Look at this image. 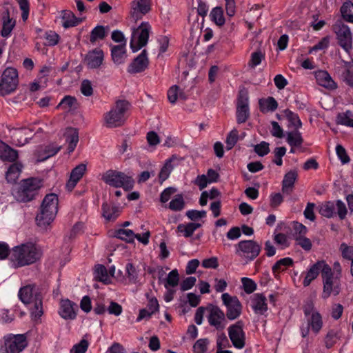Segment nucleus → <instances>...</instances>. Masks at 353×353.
<instances>
[{"label":"nucleus","instance_id":"nucleus-37","mask_svg":"<svg viewBox=\"0 0 353 353\" xmlns=\"http://www.w3.org/2000/svg\"><path fill=\"white\" fill-rule=\"evenodd\" d=\"M287 142L292 147H299L303 143L301 133L298 130H294L287 133Z\"/></svg>","mask_w":353,"mask_h":353},{"label":"nucleus","instance_id":"nucleus-21","mask_svg":"<svg viewBox=\"0 0 353 353\" xmlns=\"http://www.w3.org/2000/svg\"><path fill=\"white\" fill-rule=\"evenodd\" d=\"M298 178V173L296 170L288 172L283 177L282 181V193L285 195H290L294 189V184Z\"/></svg>","mask_w":353,"mask_h":353},{"label":"nucleus","instance_id":"nucleus-34","mask_svg":"<svg viewBox=\"0 0 353 353\" xmlns=\"http://www.w3.org/2000/svg\"><path fill=\"white\" fill-rule=\"evenodd\" d=\"M109 27H104L103 26H97L92 29L90 32V41L91 43H94L97 40H103L108 35V30Z\"/></svg>","mask_w":353,"mask_h":353},{"label":"nucleus","instance_id":"nucleus-32","mask_svg":"<svg viewBox=\"0 0 353 353\" xmlns=\"http://www.w3.org/2000/svg\"><path fill=\"white\" fill-rule=\"evenodd\" d=\"M102 211L103 217L108 221H114L120 214V209L119 207L111 205L108 203H103Z\"/></svg>","mask_w":353,"mask_h":353},{"label":"nucleus","instance_id":"nucleus-62","mask_svg":"<svg viewBox=\"0 0 353 353\" xmlns=\"http://www.w3.org/2000/svg\"><path fill=\"white\" fill-rule=\"evenodd\" d=\"M241 281L244 291L247 294H251L256 290V285L251 279L244 277Z\"/></svg>","mask_w":353,"mask_h":353},{"label":"nucleus","instance_id":"nucleus-8","mask_svg":"<svg viewBox=\"0 0 353 353\" xmlns=\"http://www.w3.org/2000/svg\"><path fill=\"white\" fill-rule=\"evenodd\" d=\"M332 30L336 35L338 44L347 53L352 49V36L350 28L342 20H337Z\"/></svg>","mask_w":353,"mask_h":353},{"label":"nucleus","instance_id":"nucleus-43","mask_svg":"<svg viewBox=\"0 0 353 353\" xmlns=\"http://www.w3.org/2000/svg\"><path fill=\"white\" fill-rule=\"evenodd\" d=\"M95 279L105 284L110 282L107 269L103 265H97L94 269Z\"/></svg>","mask_w":353,"mask_h":353},{"label":"nucleus","instance_id":"nucleus-22","mask_svg":"<svg viewBox=\"0 0 353 353\" xmlns=\"http://www.w3.org/2000/svg\"><path fill=\"white\" fill-rule=\"evenodd\" d=\"M77 308V304L71 301L66 299L62 300L60 303V309L59 314L64 319H74L77 314L75 310Z\"/></svg>","mask_w":353,"mask_h":353},{"label":"nucleus","instance_id":"nucleus-12","mask_svg":"<svg viewBox=\"0 0 353 353\" xmlns=\"http://www.w3.org/2000/svg\"><path fill=\"white\" fill-rule=\"evenodd\" d=\"M28 346L25 334H10L4 337L2 353H20Z\"/></svg>","mask_w":353,"mask_h":353},{"label":"nucleus","instance_id":"nucleus-16","mask_svg":"<svg viewBox=\"0 0 353 353\" xmlns=\"http://www.w3.org/2000/svg\"><path fill=\"white\" fill-rule=\"evenodd\" d=\"M250 116L248 108V96L245 90H241L239 94L236 106V120L238 123H245Z\"/></svg>","mask_w":353,"mask_h":353},{"label":"nucleus","instance_id":"nucleus-36","mask_svg":"<svg viewBox=\"0 0 353 353\" xmlns=\"http://www.w3.org/2000/svg\"><path fill=\"white\" fill-rule=\"evenodd\" d=\"M210 17L216 26L221 27L225 24V20L223 16V10L221 7L214 8L210 14Z\"/></svg>","mask_w":353,"mask_h":353},{"label":"nucleus","instance_id":"nucleus-63","mask_svg":"<svg viewBox=\"0 0 353 353\" xmlns=\"http://www.w3.org/2000/svg\"><path fill=\"white\" fill-rule=\"evenodd\" d=\"M179 86L174 85L168 90V99L170 103L174 104L178 99Z\"/></svg>","mask_w":353,"mask_h":353},{"label":"nucleus","instance_id":"nucleus-28","mask_svg":"<svg viewBox=\"0 0 353 353\" xmlns=\"http://www.w3.org/2000/svg\"><path fill=\"white\" fill-rule=\"evenodd\" d=\"M315 78L317 83L328 89H335L336 84L327 71L319 70L315 73Z\"/></svg>","mask_w":353,"mask_h":353},{"label":"nucleus","instance_id":"nucleus-25","mask_svg":"<svg viewBox=\"0 0 353 353\" xmlns=\"http://www.w3.org/2000/svg\"><path fill=\"white\" fill-rule=\"evenodd\" d=\"M252 307L258 314H263L268 310L266 297L263 294H254L251 299Z\"/></svg>","mask_w":353,"mask_h":353},{"label":"nucleus","instance_id":"nucleus-59","mask_svg":"<svg viewBox=\"0 0 353 353\" xmlns=\"http://www.w3.org/2000/svg\"><path fill=\"white\" fill-rule=\"evenodd\" d=\"M285 147H277L274 149V154L275 159L272 161L276 165L281 166L283 164L282 157L285 154Z\"/></svg>","mask_w":353,"mask_h":353},{"label":"nucleus","instance_id":"nucleus-48","mask_svg":"<svg viewBox=\"0 0 353 353\" xmlns=\"http://www.w3.org/2000/svg\"><path fill=\"white\" fill-rule=\"evenodd\" d=\"M334 205L332 202L327 201L322 204L319 208V213L327 218L332 217L334 214Z\"/></svg>","mask_w":353,"mask_h":353},{"label":"nucleus","instance_id":"nucleus-26","mask_svg":"<svg viewBox=\"0 0 353 353\" xmlns=\"http://www.w3.org/2000/svg\"><path fill=\"white\" fill-rule=\"evenodd\" d=\"M19 157L17 150L0 141V159L2 161L14 162Z\"/></svg>","mask_w":353,"mask_h":353},{"label":"nucleus","instance_id":"nucleus-14","mask_svg":"<svg viewBox=\"0 0 353 353\" xmlns=\"http://www.w3.org/2000/svg\"><path fill=\"white\" fill-rule=\"evenodd\" d=\"M244 323L240 320L228 327V335L232 345L237 349H242L245 345Z\"/></svg>","mask_w":353,"mask_h":353},{"label":"nucleus","instance_id":"nucleus-61","mask_svg":"<svg viewBox=\"0 0 353 353\" xmlns=\"http://www.w3.org/2000/svg\"><path fill=\"white\" fill-rule=\"evenodd\" d=\"M295 241L296 243L300 245L303 250L305 251H310L312 248V242L310 239L305 237V236H297L295 237Z\"/></svg>","mask_w":353,"mask_h":353},{"label":"nucleus","instance_id":"nucleus-54","mask_svg":"<svg viewBox=\"0 0 353 353\" xmlns=\"http://www.w3.org/2000/svg\"><path fill=\"white\" fill-rule=\"evenodd\" d=\"M89 346L88 341L83 339L79 343L75 344L70 350V353H85Z\"/></svg>","mask_w":353,"mask_h":353},{"label":"nucleus","instance_id":"nucleus-7","mask_svg":"<svg viewBox=\"0 0 353 353\" xmlns=\"http://www.w3.org/2000/svg\"><path fill=\"white\" fill-rule=\"evenodd\" d=\"M323 281V292L321 297L323 299H328L331 295L337 296L341 290V283L340 276H334L331 268H326Z\"/></svg>","mask_w":353,"mask_h":353},{"label":"nucleus","instance_id":"nucleus-33","mask_svg":"<svg viewBox=\"0 0 353 353\" xmlns=\"http://www.w3.org/2000/svg\"><path fill=\"white\" fill-rule=\"evenodd\" d=\"M14 8L8 1H5L0 5V19L1 21L13 20Z\"/></svg>","mask_w":353,"mask_h":353},{"label":"nucleus","instance_id":"nucleus-56","mask_svg":"<svg viewBox=\"0 0 353 353\" xmlns=\"http://www.w3.org/2000/svg\"><path fill=\"white\" fill-rule=\"evenodd\" d=\"M209 341L208 339H200L193 345L195 353H204L206 352Z\"/></svg>","mask_w":353,"mask_h":353},{"label":"nucleus","instance_id":"nucleus-27","mask_svg":"<svg viewBox=\"0 0 353 353\" xmlns=\"http://www.w3.org/2000/svg\"><path fill=\"white\" fill-rule=\"evenodd\" d=\"M63 136L65 141L68 143V153L72 152L79 142V132L76 128H67L65 130Z\"/></svg>","mask_w":353,"mask_h":353},{"label":"nucleus","instance_id":"nucleus-57","mask_svg":"<svg viewBox=\"0 0 353 353\" xmlns=\"http://www.w3.org/2000/svg\"><path fill=\"white\" fill-rule=\"evenodd\" d=\"M338 335L336 332L333 330H330L325 338V347L327 349L332 347L336 343Z\"/></svg>","mask_w":353,"mask_h":353},{"label":"nucleus","instance_id":"nucleus-2","mask_svg":"<svg viewBox=\"0 0 353 353\" xmlns=\"http://www.w3.org/2000/svg\"><path fill=\"white\" fill-rule=\"evenodd\" d=\"M41 256V252L32 243H26L12 249V259L19 267L35 263Z\"/></svg>","mask_w":353,"mask_h":353},{"label":"nucleus","instance_id":"nucleus-4","mask_svg":"<svg viewBox=\"0 0 353 353\" xmlns=\"http://www.w3.org/2000/svg\"><path fill=\"white\" fill-rule=\"evenodd\" d=\"M130 108V103L127 100H117L103 116L105 126L110 128L122 126L127 119L126 112Z\"/></svg>","mask_w":353,"mask_h":353},{"label":"nucleus","instance_id":"nucleus-35","mask_svg":"<svg viewBox=\"0 0 353 353\" xmlns=\"http://www.w3.org/2000/svg\"><path fill=\"white\" fill-rule=\"evenodd\" d=\"M200 227H201V224L198 223H181L177 226V232L183 233V236L188 238L190 237L194 231Z\"/></svg>","mask_w":353,"mask_h":353},{"label":"nucleus","instance_id":"nucleus-46","mask_svg":"<svg viewBox=\"0 0 353 353\" xmlns=\"http://www.w3.org/2000/svg\"><path fill=\"white\" fill-rule=\"evenodd\" d=\"M179 281V274L177 270H172L169 272L167 279L165 280L164 286L166 289L169 287L174 288L178 285Z\"/></svg>","mask_w":353,"mask_h":353},{"label":"nucleus","instance_id":"nucleus-30","mask_svg":"<svg viewBox=\"0 0 353 353\" xmlns=\"http://www.w3.org/2000/svg\"><path fill=\"white\" fill-rule=\"evenodd\" d=\"M112 59L114 63L119 65L125 61V43L114 46L111 50Z\"/></svg>","mask_w":353,"mask_h":353},{"label":"nucleus","instance_id":"nucleus-53","mask_svg":"<svg viewBox=\"0 0 353 353\" xmlns=\"http://www.w3.org/2000/svg\"><path fill=\"white\" fill-rule=\"evenodd\" d=\"M172 170V165L171 164V161L168 160L166 161L165 164L161 168V170L159 174V179L161 183H162L164 181H165L168 178Z\"/></svg>","mask_w":353,"mask_h":353},{"label":"nucleus","instance_id":"nucleus-13","mask_svg":"<svg viewBox=\"0 0 353 353\" xmlns=\"http://www.w3.org/2000/svg\"><path fill=\"white\" fill-rule=\"evenodd\" d=\"M221 299L227 309L225 316L230 321L236 319L242 312V305L239 299L235 296H230L228 293H223Z\"/></svg>","mask_w":353,"mask_h":353},{"label":"nucleus","instance_id":"nucleus-1","mask_svg":"<svg viewBox=\"0 0 353 353\" xmlns=\"http://www.w3.org/2000/svg\"><path fill=\"white\" fill-rule=\"evenodd\" d=\"M19 299L26 305L32 303L30 307L32 319L37 321L43 314V296L34 285H28L20 288Z\"/></svg>","mask_w":353,"mask_h":353},{"label":"nucleus","instance_id":"nucleus-11","mask_svg":"<svg viewBox=\"0 0 353 353\" xmlns=\"http://www.w3.org/2000/svg\"><path fill=\"white\" fill-rule=\"evenodd\" d=\"M150 29L151 27L148 22H142L137 29L133 30L130 41V48L132 52H137L146 46Z\"/></svg>","mask_w":353,"mask_h":353},{"label":"nucleus","instance_id":"nucleus-31","mask_svg":"<svg viewBox=\"0 0 353 353\" xmlns=\"http://www.w3.org/2000/svg\"><path fill=\"white\" fill-rule=\"evenodd\" d=\"M61 19L63 21V26L65 28L75 27L81 22V19L77 18L74 14L70 10H63L62 12Z\"/></svg>","mask_w":353,"mask_h":353},{"label":"nucleus","instance_id":"nucleus-9","mask_svg":"<svg viewBox=\"0 0 353 353\" xmlns=\"http://www.w3.org/2000/svg\"><path fill=\"white\" fill-rule=\"evenodd\" d=\"M235 248L236 254L245 259L247 261L255 259L261 251V246L253 240L241 241L235 245Z\"/></svg>","mask_w":353,"mask_h":353},{"label":"nucleus","instance_id":"nucleus-52","mask_svg":"<svg viewBox=\"0 0 353 353\" xmlns=\"http://www.w3.org/2000/svg\"><path fill=\"white\" fill-rule=\"evenodd\" d=\"M239 139V132L236 129H233L226 137V148L231 150L236 143Z\"/></svg>","mask_w":353,"mask_h":353},{"label":"nucleus","instance_id":"nucleus-47","mask_svg":"<svg viewBox=\"0 0 353 353\" xmlns=\"http://www.w3.org/2000/svg\"><path fill=\"white\" fill-rule=\"evenodd\" d=\"M185 207V201L182 194H177L169 203V208L172 211H181Z\"/></svg>","mask_w":353,"mask_h":353},{"label":"nucleus","instance_id":"nucleus-51","mask_svg":"<svg viewBox=\"0 0 353 353\" xmlns=\"http://www.w3.org/2000/svg\"><path fill=\"white\" fill-rule=\"evenodd\" d=\"M265 59V55L260 50L255 51L251 54L250 60L248 63L249 67L254 68L259 65L263 59Z\"/></svg>","mask_w":353,"mask_h":353},{"label":"nucleus","instance_id":"nucleus-29","mask_svg":"<svg viewBox=\"0 0 353 353\" xmlns=\"http://www.w3.org/2000/svg\"><path fill=\"white\" fill-rule=\"evenodd\" d=\"M23 168V165L19 162H14L10 165L6 173V179L8 183H14L19 179Z\"/></svg>","mask_w":353,"mask_h":353},{"label":"nucleus","instance_id":"nucleus-39","mask_svg":"<svg viewBox=\"0 0 353 353\" xmlns=\"http://www.w3.org/2000/svg\"><path fill=\"white\" fill-rule=\"evenodd\" d=\"M59 107L69 112L77 108V101L74 97L65 96L57 105V108Z\"/></svg>","mask_w":353,"mask_h":353},{"label":"nucleus","instance_id":"nucleus-5","mask_svg":"<svg viewBox=\"0 0 353 353\" xmlns=\"http://www.w3.org/2000/svg\"><path fill=\"white\" fill-rule=\"evenodd\" d=\"M42 186L43 180L37 177H31L22 180L18 192L20 201L28 202L33 200L38 194V191Z\"/></svg>","mask_w":353,"mask_h":353},{"label":"nucleus","instance_id":"nucleus-60","mask_svg":"<svg viewBox=\"0 0 353 353\" xmlns=\"http://www.w3.org/2000/svg\"><path fill=\"white\" fill-rule=\"evenodd\" d=\"M336 152L343 164H345L350 162V159L343 146L341 145H337L336 147Z\"/></svg>","mask_w":353,"mask_h":353},{"label":"nucleus","instance_id":"nucleus-58","mask_svg":"<svg viewBox=\"0 0 353 353\" xmlns=\"http://www.w3.org/2000/svg\"><path fill=\"white\" fill-rule=\"evenodd\" d=\"M254 152L260 157H264L270 152L269 143L265 141H261L260 143L254 145Z\"/></svg>","mask_w":353,"mask_h":353},{"label":"nucleus","instance_id":"nucleus-23","mask_svg":"<svg viewBox=\"0 0 353 353\" xmlns=\"http://www.w3.org/2000/svg\"><path fill=\"white\" fill-rule=\"evenodd\" d=\"M32 130L26 128L14 129L12 135V143L16 146H23L28 142Z\"/></svg>","mask_w":353,"mask_h":353},{"label":"nucleus","instance_id":"nucleus-55","mask_svg":"<svg viewBox=\"0 0 353 353\" xmlns=\"http://www.w3.org/2000/svg\"><path fill=\"white\" fill-rule=\"evenodd\" d=\"M339 250L343 259L349 261H353V246H349L346 243H343L341 244Z\"/></svg>","mask_w":353,"mask_h":353},{"label":"nucleus","instance_id":"nucleus-44","mask_svg":"<svg viewBox=\"0 0 353 353\" xmlns=\"http://www.w3.org/2000/svg\"><path fill=\"white\" fill-rule=\"evenodd\" d=\"M135 234L129 229H119L115 232V237L128 243H133Z\"/></svg>","mask_w":353,"mask_h":353},{"label":"nucleus","instance_id":"nucleus-19","mask_svg":"<svg viewBox=\"0 0 353 353\" xmlns=\"http://www.w3.org/2000/svg\"><path fill=\"white\" fill-rule=\"evenodd\" d=\"M151 0H134L131 3V17L137 21L151 10Z\"/></svg>","mask_w":353,"mask_h":353},{"label":"nucleus","instance_id":"nucleus-64","mask_svg":"<svg viewBox=\"0 0 353 353\" xmlns=\"http://www.w3.org/2000/svg\"><path fill=\"white\" fill-rule=\"evenodd\" d=\"M341 78L343 82H345L350 88H353V73L350 70L349 68H346L341 74Z\"/></svg>","mask_w":353,"mask_h":353},{"label":"nucleus","instance_id":"nucleus-3","mask_svg":"<svg viewBox=\"0 0 353 353\" xmlns=\"http://www.w3.org/2000/svg\"><path fill=\"white\" fill-rule=\"evenodd\" d=\"M59 199L56 194H47L41 205V211L36 216L37 225L46 227L54 220L58 212Z\"/></svg>","mask_w":353,"mask_h":353},{"label":"nucleus","instance_id":"nucleus-17","mask_svg":"<svg viewBox=\"0 0 353 353\" xmlns=\"http://www.w3.org/2000/svg\"><path fill=\"white\" fill-rule=\"evenodd\" d=\"M149 65V59L146 50H143L140 54L133 59L128 67V72L137 74L145 71Z\"/></svg>","mask_w":353,"mask_h":353},{"label":"nucleus","instance_id":"nucleus-6","mask_svg":"<svg viewBox=\"0 0 353 353\" xmlns=\"http://www.w3.org/2000/svg\"><path fill=\"white\" fill-rule=\"evenodd\" d=\"M102 180L110 186L121 187L127 191L131 190L134 185V180L131 176L117 170H108L103 174Z\"/></svg>","mask_w":353,"mask_h":353},{"label":"nucleus","instance_id":"nucleus-49","mask_svg":"<svg viewBox=\"0 0 353 353\" xmlns=\"http://www.w3.org/2000/svg\"><path fill=\"white\" fill-rule=\"evenodd\" d=\"M350 111H346L345 113L339 114L337 116V123L346 126L353 127V119L351 118Z\"/></svg>","mask_w":353,"mask_h":353},{"label":"nucleus","instance_id":"nucleus-45","mask_svg":"<svg viewBox=\"0 0 353 353\" xmlns=\"http://www.w3.org/2000/svg\"><path fill=\"white\" fill-rule=\"evenodd\" d=\"M283 113L290 124L294 127V130H298L301 128L302 122L297 114L293 112L289 109L285 110Z\"/></svg>","mask_w":353,"mask_h":353},{"label":"nucleus","instance_id":"nucleus-15","mask_svg":"<svg viewBox=\"0 0 353 353\" xmlns=\"http://www.w3.org/2000/svg\"><path fill=\"white\" fill-rule=\"evenodd\" d=\"M208 310L209 314L207 318L210 325L217 330H223L227 323L225 313L216 305H210Z\"/></svg>","mask_w":353,"mask_h":353},{"label":"nucleus","instance_id":"nucleus-41","mask_svg":"<svg viewBox=\"0 0 353 353\" xmlns=\"http://www.w3.org/2000/svg\"><path fill=\"white\" fill-rule=\"evenodd\" d=\"M321 316L319 312H313L310 319L308 320V326L312 327L314 332L318 333L322 327Z\"/></svg>","mask_w":353,"mask_h":353},{"label":"nucleus","instance_id":"nucleus-24","mask_svg":"<svg viewBox=\"0 0 353 353\" xmlns=\"http://www.w3.org/2000/svg\"><path fill=\"white\" fill-rule=\"evenodd\" d=\"M86 170V165L81 163L72 169L70 179L68 180L66 187L68 190L72 191L76 186L79 181L82 178Z\"/></svg>","mask_w":353,"mask_h":353},{"label":"nucleus","instance_id":"nucleus-18","mask_svg":"<svg viewBox=\"0 0 353 353\" xmlns=\"http://www.w3.org/2000/svg\"><path fill=\"white\" fill-rule=\"evenodd\" d=\"M330 265H327L324 261H319L314 265H312L309 270L307 271L306 276L304 278L303 284L305 287L310 285L311 282L317 278L320 272H321L322 279L325 276L324 272L326 271V268H329Z\"/></svg>","mask_w":353,"mask_h":353},{"label":"nucleus","instance_id":"nucleus-50","mask_svg":"<svg viewBox=\"0 0 353 353\" xmlns=\"http://www.w3.org/2000/svg\"><path fill=\"white\" fill-rule=\"evenodd\" d=\"M15 20H7L2 21V29L0 34L3 37H8L10 35L14 27L15 26Z\"/></svg>","mask_w":353,"mask_h":353},{"label":"nucleus","instance_id":"nucleus-38","mask_svg":"<svg viewBox=\"0 0 353 353\" xmlns=\"http://www.w3.org/2000/svg\"><path fill=\"white\" fill-rule=\"evenodd\" d=\"M341 13L345 21L353 23V3L350 1H346L342 5Z\"/></svg>","mask_w":353,"mask_h":353},{"label":"nucleus","instance_id":"nucleus-40","mask_svg":"<svg viewBox=\"0 0 353 353\" xmlns=\"http://www.w3.org/2000/svg\"><path fill=\"white\" fill-rule=\"evenodd\" d=\"M261 110L274 111L278 108V103L276 99L272 97H269L266 99H261L259 101Z\"/></svg>","mask_w":353,"mask_h":353},{"label":"nucleus","instance_id":"nucleus-42","mask_svg":"<svg viewBox=\"0 0 353 353\" xmlns=\"http://www.w3.org/2000/svg\"><path fill=\"white\" fill-rule=\"evenodd\" d=\"M294 263L292 259L290 257H285L277 261L275 264L272 266V272L274 274L279 273L281 271L285 270L288 267L292 266Z\"/></svg>","mask_w":353,"mask_h":353},{"label":"nucleus","instance_id":"nucleus-10","mask_svg":"<svg viewBox=\"0 0 353 353\" xmlns=\"http://www.w3.org/2000/svg\"><path fill=\"white\" fill-rule=\"evenodd\" d=\"M19 83L18 72L15 68H7L0 81V95L5 96L13 92Z\"/></svg>","mask_w":353,"mask_h":353},{"label":"nucleus","instance_id":"nucleus-20","mask_svg":"<svg viewBox=\"0 0 353 353\" xmlns=\"http://www.w3.org/2000/svg\"><path fill=\"white\" fill-rule=\"evenodd\" d=\"M103 59L104 54L103 50L100 48H95L87 53L84 61L88 68L97 69L103 64Z\"/></svg>","mask_w":353,"mask_h":353}]
</instances>
